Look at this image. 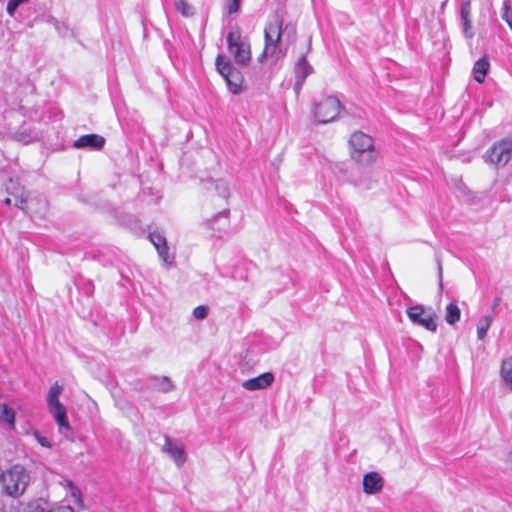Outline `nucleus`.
I'll list each match as a JSON object with an SVG mask.
<instances>
[{"instance_id":"aec40b11","label":"nucleus","mask_w":512,"mask_h":512,"mask_svg":"<svg viewBox=\"0 0 512 512\" xmlns=\"http://www.w3.org/2000/svg\"><path fill=\"white\" fill-rule=\"evenodd\" d=\"M150 380H151L150 386L160 392L167 393L174 389L173 382L167 376H162V377L154 376Z\"/></svg>"},{"instance_id":"b1692460","label":"nucleus","mask_w":512,"mask_h":512,"mask_svg":"<svg viewBox=\"0 0 512 512\" xmlns=\"http://www.w3.org/2000/svg\"><path fill=\"white\" fill-rule=\"evenodd\" d=\"M174 6L176 11L184 17H190L194 15V8L186 0H175Z\"/></svg>"},{"instance_id":"a878e982","label":"nucleus","mask_w":512,"mask_h":512,"mask_svg":"<svg viewBox=\"0 0 512 512\" xmlns=\"http://www.w3.org/2000/svg\"><path fill=\"white\" fill-rule=\"evenodd\" d=\"M501 17L512 30V11L507 0L503 2Z\"/></svg>"},{"instance_id":"2f4dec72","label":"nucleus","mask_w":512,"mask_h":512,"mask_svg":"<svg viewBox=\"0 0 512 512\" xmlns=\"http://www.w3.org/2000/svg\"><path fill=\"white\" fill-rule=\"evenodd\" d=\"M227 215H228V211H227V210H225V211H222V212L218 213L216 216H214L212 219H210V220H208V221L206 222L207 227H208L209 229H211V230H215V228L213 227L214 222H215L218 218H220V217H225V218H226V217H227Z\"/></svg>"},{"instance_id":"f3484780","label":"nucleus","mask_w":512,"mask_h":512,"mask_svg":"<svg viewBox=\"0 0 512 512\" xmlns=\"http://www.w3.org/2000/svg\"><path fill=\"white\" fill-rule=\"evenodd\" d=\"M11 138L14 141L22 143L24 145L32 143L40 139V135L37 131L32 128L21 126L15 132L11 134Z\"/></svg>"},{"instance_id":"58836bf2","label":"nucleus","mask_w":512,"mask_h":512,"mask_svg":"<svg viewBox=\"0 0 512 512\" xmlns=\"http://www.w3.org/2000/svg\"><path fill=\"white\" fill-rule=\"evenodd\" d=\"M442 267H439V274H440V277L442 276Z\"/></svg>"},{"instance_id":"dca6fc26","label":"nucleus","mask_w":512,"mask_h":512,"mask_svg":"<svg viewBox=\"0 0 512 512\" xmlns=\"http://www.w3.org/2000/svg\"><path fill=\"white\" fill-rule=\"evenodd\" d=\"M383 478L377 472L366 473L363 477V491L366 494H375L382 490Z\"/></svg>"},{"instance_id":"6ab92c4d","label":"nucleus","mask_w":512,"mask_h":512,"mask_svg":"<svg viewBox=\"0 0 512 512\" xmlns=\"http://www.w3.org/2000/svg\"><path fill=\"white\" fill-rule=\"evenodd\" d=\"M490 64L486 57H482L477 60L473 67L474 79L478 83H483L488 73Z\"/></svg>"},{"instance_id":"7ed1b4c3","label":"nucleus","mask_w":512,"mask_h":512,"mask_svg":"<svg viewBox=\"0 0 512 512\" xmlns=\"http://www.w3.org/2000/svg\"><path fill=\"white\" fill-rule=\"evenodd\" d=\"M29 481V473L20 465L13 466L1 475L3 492L14 498H17L24 493Z\"/></svg>"},{"instance_id":"393cba45","label":"nucleus","mask_w":512,"mask_h":512,"mask_svg":"<svg viewBox=\"0 0 512 512\" xmlns=\"http://www.w3.org/2000/svg\"><path fill=\"white\" fill-rule=\"evenodd\" d=\"M214 188L218 195L223 198H228L230 194L229 186L224 180H217L214 182Z\"/></svg>"},{"instance_id":"c85d7f7f","label":"nucleus","mask_w":512,"mask_h":512,"mask_svg":"<svg viewBox=\"0 0 512 512\" xmlns=\"http://www.w3.org/2000/svg\"><path fill=\"white\" fill-rule=\"evenodd\" d=\"M54 27L57 30L59 35L67 36V34L69 32V29H68V27L64 23H61V22L55 20L54 21Z\"/></svg>"},{"instance_id":"c756f323","label":"nucleus","mask_w":512,"mask_h":512,"mask_svg":"<svg viewBox=\"0 0 512 512\" xmlns=\"http://www.w3.org/2000/svg\"><path fill=\"white\" fill-rule=\"evenodd\" d=\"M21 191L20 195L15 194V203L14 205L20 209H25L26 199L23 196V190L22 188H19Z\"/></svg>"},{"instance_id":"6e6552de","label":"nucleus","mask_w":512,"mask_h":512,"mask_svg":"<svg viewBox=\"0 0 512 512\" xmlns=\"http://www.w3.org/2000/svg\"><path fill=\"white\" fill-rule=\"evenodd\" d=\"M227 45L230 54L238 64H247L251 59L249 42L241 36L238 30H232L227 35Z\"/></svg>"},{"instance_id":"f8f14e48","label":"nucleus","mask_w":512,"mask_h":512,"mask_svg":"<svg viewBox=\"0 0 512 512\" xmlns=\"http://www.w3.org/2000/svg\"><path fill=\"white\" fill-rule=\"evenodd\" d=\"M105 145V138L98 134H87L74 141L73 147L84 150H101Z\"/></svg>"},{"instance_id":"f257e3e1","label":"nucleus","mask_w":512,"mask_h":512,"mask_svg":"<svg viewBox=\"0 0 512 512\" xmlns=\"http://www.w3.org/2000/svg\"><path fill=\"white\" fill-rule=\"evenodd\" d=\"M282 26L283 19L278 14H275L266 24L264 29L265 47L259 57V61L262 62L267 57L279 59L285 55L286 50H282L279 44L281 37L282 35H287L289 38L294 37L296 29L292 24H287L284 28Z\"/></svg>"},{"instance_id":"4be33fe9","label":"nucleus","mask_w":512,"mask_h":512,"mask_svg":"<svg viewBox=\"0 0 512 512\" xmlns=\"http://www.w3.org/2000/svg\"><path fill=\"white\" fill-rule=\"evenodd\" d=\"M461 311L456 303H449L446 306L445 320L448 324L454 325L460 320Z\"/></svg>"},{"instance_id":"f03ea898","label":"nucleus","mask_w":512,"mask_h":512,"mask_svg":"<svg viewBox=\"0 0 512 512\" xmlns=\"http://www.w3.org/2000/svg\"><path fill=\"white\" fill-rule=\"evenodd\" d=\"M349 146L351 158L360 164H370L376 159L372 137L361 131L350 136Z\"/></svg>"},{"instance_id":"e433bc0d","label":"nucleus","mask_w":512,"mask_h":512,"mask_svg":"<svg viewBox=\"0 0 512 512\" xmlns=\"http://www.w3.org/2000/svg\"><path fill=\"white\" fill-rule=\"evenodd\" d=\"M508 462H509V464L511 466V469H512V452L508 456Z\"/></svg>"},{"instance_id":"4468645a","label":"nucleus","mask_w":512,"mask_h":512,"mask_svg":"<svg viewBox=\"0 0 512 512\" xmlns=\"http://www.w3.org/2000/svg\"><path fill=\"white\" fill-rule=\"evenodd\" d=\"M162 451L168 454L178 467L182 466L186 461V452L183 447L176 445L169 436H165V444Z\"/></svg>"},{"instance_id":"cd10ccee","label":"nucleus","mask_w":512,"mask_h":512,"mask_svg":"<svg viewBox=\"0 0 512 512\" xmlns=\"http://www.w3.org/2000/svg\"><path fill=\"white\" fill-rule=\"evenodd\" d=\"M226 9L229 14L236 13L239 9V0H226Z\"/></svg>"},{"instance_id":"c9c22d12","label":"nucleus","mask_w":512,"mask_h":512,"mask_svg":"<svg viewBox=\"0 0 512 512\" xmlns=\"http://www.w3.org/2000/svg\"><path fill=\"white\" fill-rule=\"evenodd\" d=\"M3 202H4L5 205H11L12 204V199L11 198H6V199H4Z\"/></svg>"},{"instance_id":"f704fd0d","label":"nucleus","mask_w":512,"mask_h":512,"mask_svg":"<svg viewBox=\"0 0 512 512\" xmlns=\"http://www.w3.org/2000/svg\"><path fill=\"white\" fill-rule=\"evenodd\" d=\"M13 1L20 6L21 4H24V3L28 2L29 0H13Z\"/></svg>"},{"instance_id":"0eeeda50","label":"nucleus","mask_w":512,"mask_h":512,"mask_svg":"<svg viewBox=\"0 0 512 512\" xmlns=\"http://www.w3.org/2000/svg\"><path fill=\"white\" fill-rule=\"evenodd\" d=\"M484 161L495 168H503L512 159V139L495 142L483 155Z\"/></svg>"},{"instance_id":"bb28decb","label":"nucleus","mask_w":512,"mask_h":512,"mask_svg":"<svg viewBox=\"0 0 512 512\" xmlns=\"http://www.w3.org/2000/svg\"><path fill=\"white\" fill-rule=\"evenodd\" d=\"M209 308L205 305H200L194 308L193 316L198 320H203L208 315Z\"/></svg>"},{"instance_id":"1a4fd4ad","label":"nucleus","mask_w":512,"mask_h":512,"mask_svg":"<svg viewBox=\"0 0 512 512\" xmlns=\"http://www.w3.org/2000/svg\"><path fill=\"white\" fill-rule=\"evenodd\" d=\"M406 313L413 324L424 327L428 331L436 332L437 315L432 308L417 304L407 308Z\"/></svg>"},{"instance_id":"473e14b6","label":"nucleus","mask_w":512,"mask_h":512,"mask_svg":"<svg viewBox=\"0 0 512 512\" xmlns=\"http://www.w3.org/2000/svg\"><path fill=\"white\" fill-rule=\"evenodd\" d=\"M18 7L19 5L17 3H15L13 0H10L7 4V13L10 16H13Z\"/></svg>"},{"instance_id":"a211bd4d","label":"nucleus","mask_w":512,"mask_h":512,"mask_svg":"<svg viewBox=\"0 0 512 512\" xmlns=\"http://www.w3.org/2000/svg\"><path fill=\"white\" fill-rule=\"evenodd\" d=\"M16 413L13 408L7 404H0V424L7 425L10 429H15Z\"/></svg>"},{"instance_id":"9b49d317","label":"nucleus","mask_w":512,"mask_h":512,"mask_svg":"<svg viewBox=\"0 0 512 512\" xmlns=\"http://www.w3.org/2000/svg\"><path fill=\"white\" fill-rule=\"evenodd\" d=\"M472 7L471 0H462L460 6V27L466 39H472L475 35L472 26Z\"/></svg>"},{"instance_id":"39448f33","label":"nucleus","mask_w":512,"mask_h":512,"mask_svg":"<svg viewBox=\"0 0 512 512\" xmlns=\"http://www.w3.org/2000/svg\"><path fill=\"white\" fill-rule=\"evenodd\" d=\"M216 69L225 79L229 91L235 95L243 92V76L240 71L233 67L231 61L219 54L215 61Z\"/></svg>"},{"instance_id":"72a5a7b5","label":"nucleus","mask_w":512,"mask_h":512,"mask_svg":"<svg viewBox=\"0 0 512 512\" xmlns=\"http://www.w3.org/2000/svg\"><path fill=\"white\" fill-rule=\"evenodd\" d=\"M501 302V299L499 297H496L494 300H493V303H492V309L494 310Z\"/></svg>"},{"instance_id":"4c0bfd02","label":"nucleus","mask_w":512,"mask_h":512,"mask_svg":"<svg viewBox=\"0 0 512 512\" xmlns=\"http://www.w3.org/2000/svg\"><path fill=\"white\" fill-rule=\"evenodd\" d=\"M73 496L76 498V501H77V502H80V498L76 495V493H75V492H73Z\"/></svg>"},{"instance_id":"9d476101","label":"nucleus","mask_w":512,"mask_h":512,"mask_svg":"<svg viewBox=\"0 0 512 512\" xmlns=\"http://www.w3.org/2000/svg\"><path fill=\"white\" fill-rule=\"evenodd\" d=\"M148 237L151 243L156 248L160 259L165 264H172L174 256L169 254V247L167 245V240L163 233L159 232L158 230H154L149 232Z\"/></svg>"},{"instance_id":"7c9ffc66","label":"nucleus","mask_w":512,"mask_h":512,"mask_svg":"<svg viewBox=\"0 0 512 512\" xmlns=\"http://www.w3.org/2000/svg\"><path fill=\"white\" fill-rule=\"evenodd\" d=\"M34 436L37 442L43 447H51V442L47 437L42 436L39 432H35Z\"/></svg>"},{"instance_id":"412c9836","label":"nucleus","mask_w":512,"mask_h":512,"mask_svg":"<svg viewBox=\"0 0 512 512\" xmlns=\"http://www.w3.org/2000/svg\"><path fill=\"white\" fill-rule=\"evenodd\" d=\"M501 378L505 385L512 390V357L503 360L501 365Z\"/></svg>"},{"instance_id":"ddd939ff","label":"nucleus","mask_w":512,"mask_h":512,"mask_svg":"<svg viewBox=\"0 0 512 512\" xmlns=\"http://www.w3.org/2000/svg\"><path fill=\"white\" fill-rule=\"evenodd\" d=\"M274 381V375L271 372H265L261 375L247 379L242 383V387L248 391L262 390L270 386Z\"/></svg>"},{"instance_id":"20e7f679","label":"nucleus","mask_w":512,"mask_h":512,"mask_svg":"<svg viewBox=\"0 0 512 512\" xmlns=\"http://www.w3.org/2000/svg\"><path fill=\"white\" fill-rule=\"evenodd\" d=\"M62 390V386H60L57 382L54 383L48 391L46 401L50 414L58 424L60 433L66 435V432L70 431L71 427L67 420L66 408L59 401V396L62 393Z\"/></svg>"},{"instance_id":"2eb2a0df","label":"nucleus","mask_w":512,"mask_h":512,"mask_svg":"<svg viewBox=\"0 0 512 512\" xmlns=\"http://www.w3.org/2000/svg\"><path fill=\"white\" fill-rule=\"evenodd\" d=\"M313 71L312 66L306 59L305 55H301L295 64V88L300 89L307 78Z\"/></svg>"},{"instance_id":"5701e85b","label":"nucleus","mask_w":512,"mask_h":512,"mask_svg":"<svg viewBox=\"0 0 512 512\" xmlns=\"http://www.w3.org/2000/svg\"><path fill=\"white\" fill-rule=\"evenodd\" d=\"M493 318L489 315L483 316L477 324V337L479 340H483L490 328Z\"/></svg>"},{"instance_id":"423d86ee","label":"nucleus","mask_w":512,"mask_h":512,"mask_svg":"<svg viewBox=\"0 0 512 512\" xmlns=\"http://www.w3.org/2000/svg\"><path fill=\"white\" fill-rule=\"evenodd\" d=\"M341 102L334 96H325L315 101L313 115L317 123L326 124L335 121L342 110Z\"/></svg>"}]
</instances>
